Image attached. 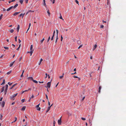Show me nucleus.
<instances>
[{"label": "nucleus", "instance_id": "f257e3e1", "mask_svg": "<svg viewBox=\"0 0 126 126\" xmlns=\"http://www.w3.org/2000/svg\"><path fill=\"white\" fill-rule=\"evenodd\" d=\"M5 91H4V93H5L4 94L5 95L6 94V93L7 92V90L8 87V85L7 84L6 85H5Z\"/></svg>", "mask_w": 126, "mask_h": 126}, {"label": "nucleus", "instance_id": "f03ea898", "mask_svg": "<svg viewBox=\"0 0 126 126\" xmlns=\"http://www.w3.org/2000/svg\"><path fill=\"white\" fill-rule=\"evenodd\" d=\"M18 94V93H17L16 94H14L13 95L11 96L10 98L12 99L13 98L16 96Z\"/></svg>", "mask_w": 126, "mask_h": 126}, {"label": "nucleus", "instance_id": "7ed1b4c3", "mask_svg": "<svg viewBox=\"0 0 126 126\" xmlns=\"http://www.w3.org/2000/svg\"><path fill=\"white\" fill-rule=\"evenodd\" d=\"M61 118L62 117H61L60 119L58 121V123L59 125H60L61 124Z\"/></svg>", "mask_w": 126, "mask_h": 126}, {"label": "nucleus", "instance_id": "20e7f679", "mask_svg": "<svg viewBox=\"0 0 126 126\" xmlns=\"http://www.w3.org/2000/svg\"><path fill=\"white\" fill-rule=\"evenodd\" d=\"M51 81L48 82L47 83V86L46 87H48L49 88H50V86H51Z\"/></svg>", "mask_w": 126, "mask_h": 126}, {"label": "nucleus", "instance_id": "39448f33", "mask_svg": "<svg viewBox=\"0 0 126 126\" xmlns=\"http://www.w3.org/2000/svg\"><path fill=\"white\" fill-rule=\"evenodd\" d=\"M43 5L47 9V5H46V3H45V1H43Z\"/></svg>", "mask_w": 126, "mask_h": 126}, {"label": "nucleus", "instance_id": "423d86ee", "mask_svg": "<svg viewBox=\"0 0 126 126\" xmlns=\"http://www.w3.org/2000/svg\"><path fill=\"white\" fill-rule=\"evenodd\" d=\"M59 15H60V16L59 17V18L60 19H62L63 20L64 19H63L62 17V16L61 14V13H59Z\"/></svg>", "mask_w": 126, "mask_h": 126}, {"label": "nucleus", "instance_id": "0eeeda50", "mask_svg": "<svg viewBox=\"0 0 126 126\" xmlns=\"http://www.w3.org/2000/svg\"><path fill=\"white\" fill-rule=\"evenodd\" d=\"M97 47V45L96 44L94 46V47L93 49V51Z\"/></svg>", "mask_w": 126, "mask_h": 126}, {"label": "nucleus", "instance_id": "6e6552de", "mask_svg": "<svg viewBox=\"0 0 126 126\" xmlns=\"http://www.w3.org/2000/svg\"><path fill=\"white\" fill-rule=\"evenodd\" d=\"M19 28H20V26L19 25H17V32H19Z\"/></svg>", "mask_w": 126, "mask_h": 126}, {"label": "nucleus", "instance_id": "1a4fd4ad", "mask_svg": "<svg viewBox=\"0 0 126 126\" xmlns=\"http://www.w3.org/2000/svg\"><path fill=\"white\" fill-rule=\"evenodd\" d=\"M47 13L48 16H50V14L49 12V11L48 10H47Z\"/></svg>", "mask_w": 126, "mask_h": 126}, {"label": "nucleus", "instance_id": "9d476101", "mask_svg": "<svg viewBox=\"0 0 126 126\" xmlns=\"http://www.w3.org/2000/svg\"><path fill=\"white\" fill-rule=\"evenodd\" d=\"M32 48H33V46L32 45H31V47H30V48L31 51H33L34 50L32 49Z\"/></svg>", "mask_w": 126, "mask_h": 126}, {"label": "nucleus", "instance_id": "9b49d317", "mask_svg": "<svg viewBox=\"0 0 126 126\" xmlns=\"http://www.w3.org/2000/svg\"><path fill=\"white\" fill-rule=\"evenodd\" d=\"M20 12H16L13 15L14 16H16Z\"/></svg>", "mask_w": 126, "mask_h": 126}, {"label": "nucleus", "instance_id": "f8f14e48", "mask_svg": "<svg viewBox=\"0 0 126 126\" xmlns=\"http://www.w3.org/2000/svg\"><path fill=\"white\" fill-rule=\"evenodd\" d=\"M64 75V74L63 73L62 76H59V78L60 79H62L63 78V77Z\"/></svg>", "mask_w": 126, "mask_h": 126}, {"label": "nucleus", "instance_id": "ddd939ff", "mask_svg": "<svg viewBox=\"0 0 126 126\" xmlns=\"http://www.w3.org/2000/svg\"><path fill=\"white\" fill-rule=\"evenodd\" d=\"M5 86L3 87L2 88H1V93L3 92L4 91V89Z\"/></svg>", "mask_w": 126, "mask_h": 126}, {"label": "nucleus", "instance_id": "4468645a", "mask_svg": "<svg viewBox=\"0 0 126 126\" xmlns=\"http://www.w3.org/2000/svg\"><path fill=\"white\" fill-rule=\"evenodd\" d=\"M5 105V102L4 101H3L2 102V103L1 104V105L2 107H4Z\"/></svg>", "mask_w": 126, "mask_h": 126}, {"label": "nucleus", "instance_id": "2eb2a0df", "mask_svg": "<svg viewBox=\"0 0 126 126\" xmlns=\"http://www.w3.org/2000/svg\"><path fill=\"white\" fill-rule=\"evenodd\" d=\"M34 12V11H32L31 10H29V11H28L27 12V13H26V14H28L29 13V12Z\"/></svg>", "mask_w": 126, "mask_h": 126}, {"label": "nucleus", "instance_id": "dca6fc26", "mask_svg": "<svg viewBox=\"0 0 126 126\" xmlns=\"http://www.w3.org/2000/svg\"><path fill=\"white\" fill-rule=\"evenodd\" d=\"M24 70H23L22 72V73L21 75V76H20L21 77H22L23 76V73H24Z\"/></svg>", "mask_w": 126, "mask_h": 126}, {"label": "nucleus", "instance_id": "f3484780", "mask_svg": "<svg viewBox=\"0 0 126 126\" xmlns=\"http://www.w3.org/2000/svg\"><path fill=\"white\" fill-rule=\"evenodd\" d=\"M15 61H14V62H12V63H11L10 64V67H11L12 66V65H13L14 63H15Z\"/></svg>", "mask_w": 126, "mask_h": 126}, {"label": "nucleus", "instance_id": "a211bd4d", "mask_svg": "<svg viewBox=\"0 0 126 126\" xmlns=\"http://www.w3.org/2000/svg\"><path fill=\"white\" fill-rule=\"evenodd\" d=\"M45 40L44 38L42 40L40 41V42L41 43V44H42L44 40Z\"/></svg>", "mask_w": 126, "mask_h": 126}, {"label": "nucleus", "instance_id": "6ab92c4d", "mask_svg": "<svg viewBox=\"0 0 126 126\" xmlns=\"http://www.w3.org/2000/svg\"><path fill=\"white\" fill-rule=\"evenodd\" d=\"M25 109H26V107L24 106V107H23L21 109V110H25Z\"/></svg>", "mask_w": 126, "mask_h": 126}, {"label": "nucleus", "instance_id": "aec40b11", "mask_svg": "<svg viewBox=\"0 0 126 126\" xmlns=\"http://www.w3.org/2000/svg\"><path fill=\"white\" fill-rule=\"evenodd\" d=\"M33 81L36 83H37L38 82L37 81L34 80H33Z\"/></svg>", "mask_w": 126, "mask_h": 126}, {"label": "nucleus", "instance_id": "412c9836", "mask_svg": "<svg viewBox=\"0 0 126 126\" xmlns=\"http://www.w3.org/2000/svg\"><path fill=\"white\" fill-rule=\"evenodd\" d=\"M18 5L17 4H16L14 6V8H16Z\"/></svg>", "mask_w": 126, "mask_h": 126}, {"label": "nucleus", "instance_id": "4be33fe9", "mask_svg": "<svg viewBox=\"0 0 126 126\" xmlns=\"http://www.w3.org/2000/svg\"><path fill=\"white\" fill-rule=\"evenodd\" d=\"M50 107H48V108H47V110L46 111V112H48L49 111V110H50Z\"/></svg>", "mask_w": 126, "mask_h": 126}, {"label": "nucleus", "instance_id": "5701e85b", "mask_svg": "<svg viewBox=\"0 0 126 126\" xmlns=\"http://www.w3.org/2000/svg\"><path fill=\"white\" fill-rule=\"evenodd\" d=\"M28 79H29L31 80H32L33 81V78L32 77H30L28 78Z\"/></svg>", "mask_w": 126, "mask_h": 126}, {"label": "nucleus", "instance_id": "b1692460", "mask_svg": "<svg viewBox=\"0 0 126 126\" xmlns=\"http://www.w3.org/2000/svg\"><path fill=\"white\" fill-rule=\"evenodd\" d=\"M77 44H80L81 43V42L80 41H78L77 42Z\"/></svg>", "mask_w": 126, "mask_h": 126}, {"label": "nucleus", "instance_id": "393cba45", "mask_svg": "<svg viewBox=\"0 0 126 126\" xmlns=\"http://www.w3.org/2000/svg\"><path fill=\"white\" fill-rule=\"evenodd\" d=\"M23 1V0H20L19 1L20 3L22 4Z\"/></svg>", "mask_w": 126, "mask_h": 126}, {"label": "nucleus", "instance_id": "a878e982", "mask_svg": "<svg viewBox=\"0 0 126 126\" xmlns=\"http://www.w3.org/2000/svg\"><path fill=\"white\" fill-rule=\"evenodd\" d=\"M15 1V0H11L9 1V3H10L11 2H14V1Z\"/></svg>", "mask_w": 126, "mask_h": 126}, {"label": "nucleus", "instance_id": "bb28decb", "mask_svg": "<svg viewBox=\"0 0 126 126\" xmlns=\"http://www.w3.org/2000/svg\"><path fill=\"white\" fill-rule=\"evenodd\" d=\"M11 72H12V71H10L8 72L7 73V75H9V74L10 73H11Z\"/></svg>", "mask_w": 126, "mask_h": 126}, {"label": "nucleus", "instance_id": "cd10ccee", "mask_svg": "<svg viewBox=\"0 0 126 126\" xmlns=\"http://www.w3.org/2000/svg\"><path fill=\"white\" fill-rule=\"evenodd\" d=\"M5 83V80L4 79H3V82L1 84V85H2L3 84H4Z\"/></svg>", "mask_w": 126, "mask_h": 126}, {"label": "nucleus", "instance_id": "c85d7f7f", "mask_svg": "<svg viewBox=\"0 0 126 126\" xmlns=\"http://www.w3.org/2000/svg\"><path fill=\"white\" fill-rule=\"evenodd\" d=\"M33 51H30V54L31 56H32V53L33 52Z\"/></svg>", "mask_w": 126, "mask_h": 126}, {"label": "nucleus", "instance_id": "c756f323", "mask_svg": "<svg viewBox=\"0 0 126 126\" xmlns=\"http://www.w3.org/2000/svg\"><path fill=\"white\" fill-rule=\"evenodd\" d=\"M14 30L13 29H12L10 31V32L11 33H13L14 32Z\"/></svg>", "mask_w": 126, "mask_h": 126}, {"label": "nucleus", "instance_id": "7c9ffc66", "mask_svg": "<svg viewBox=\"0 0 126 126\" xmlns=\"http://www.w3.org/2000/svg\"><path fill=\"white\" fill-rule=\"evenodd\" d=\"M50 36H49L48 37V39H47V42H48L49 41V40H50Z\"/></svg>", "mask_w": 126, "mask_h": 126}, {"label": "nucleus", "instance_id": "2f4dec72", "mask_svg": "<svg viewBox=\"0 0 126 126\" xmlns=\"http://www.w3.org/2000/svg\"><path fill=\"white\" fill-rule=\"evenodd\" d=\"M20 46H21V44H20L19 45V46L16 49V50H19V48H20Z\"/></svg>", "mask_w": 126, "mask_h": 126}, {"label": "nucleus", "instance_id": "473e14b6", "mask_svg": "<svg viewBox=\"0 0 126 126\" xmlns=\"http://www.w3.org/2000/svg\"><path fill=\"white\" fill-rule=\"evenodd\" d=\"M54 36V35H53L52 36V37L51 38V40H53Z\"/></svg>", "mask_w": 126, "mask_h": 126}, {"label": "nucleus", "instance_id": "72a5a7b5", "mask_svg": "<svg viewBox=\"0 0 126 126\" xmlns=\"http://www.w3.org/2000/svg\"><path fill=\"white\" fill-rule=\"evenodd\" d=\"M58 39V36H57V38H56V40L55 42L56 43L57 42V40Z\"/></svg>", "mask_w": 126, "mask_h": 126}, {"label": "nucleus", "instance_id": "f704fd0d", "mask_svg": "<svg viewBox=\"0 0 126 126\" xmlns=\"http://www.w3.org/2000/svg\"><path fill=\"white\" fill-rule=\"evenodd\" d=\"M15 41L16 42L17 41V36H16L15 37Z\"/></svg>", "mask_w": 126, "mask_h": 126}, {"label": "nucleus", "instance_id": "c9c22d12", "mask_svg": "<svg viewBox=\"0 0 126 126\" xmlns=\"http://www.w3.org/2000/svg\"><path fill=\"white\" fill-rule=\"evenodd\" d=\"M82 45H80L79 47H78V48L79 49L82 46Z\"/></svg>", "mask_w": 126, "mask_h": 126}, {"label": "nucleus", "instance_id": "e433bc0d", "mask_svg": "<svg viewBox=\"0 0 126 126\" xmlns=\"http://www.w3.org/2000/svg\"><path fill=\"white\" fill-rule=\"evenodd\" d=\"M45 75H46V76L45 77V78H47L48 75H47V73H46L45 74Z\"/></svg>", "mask_w": 126, "mask_h": 126}, {"label": "nucleus", "instance_id": "4c0bfd02", "mask_svg": "<svg viewBox=\"0 0 126 126\" xmlns=\"http://www.w3.org/2000/svg\"><path fill=\"white\" fill-rule=\"evenodd\" d=\"M67 114H68L69 116H70L71 115V114L69 112H68L67 113Z\"/></svg>", "mask_w": 126, "mask_h": 126}, {"label": "nucleus", "instance_id": "58836bf2", "mask_svg": "<svg viewBox=\"0 0 126 126\" xmlns=\"http://www.w3.org/2000/svg\"><path fill=\"white\" fill-rule=\"evenodd\" d=\"M25 100V99H22L21 100V102L22 103L24 102Z\"/></svg>", "mask_w": 126, "mask_h": 126}, {"label": "nucleus", "instance_id": "ea45409f", "mask_svg": "<svg viewBox=\"0 0 126 126\" xmlns=\"http://www.w3.org/2000/svg\"><path fill=\"white\" fill-rule=\"evenodd\" d=\"M4 48L5 49H9V48L8 47H4Z\"/></svg>", "mask_w": 126, "mask_h": 126}, {"label": "nucleus", "instance_id": "a19ab883", "mask_svg": "<svg viewBox=\"0 0 126 126\" xmlns=\"http://www.w3.org/2000/svg\"><path fill=\"white\" fill-rule=\"evenodd\" d=\"M8 84L10 85V86L12 84V83H10V82H8Z\"/></svg>", "mask_w": 126, "mask_h": 126}, {"label": "nucleus", "instance_id": "79ce46f5", "mask_svg": "<svg viewBox=\"0 0 126 126\" xmlns=\"http://www.w3.org/2000/svg\"><path fill=\"white\" fill-rule=\"evenodd\" d=\"M34 97V95H33V94H32L31 96V97H30V99H31V98H33Z\"/></svg>", "mask_w": 126, "mask_h": 126}, {"label": "nucleus", "instance_id": "37998d69", "mask_svg": "<svg viewBox=\"0 0 126 126\" xmlns=\"http://www.w3.org/2000/svg\"><path fill=\"white\" fill-rule=\"evenodd\" d=\"M4 56V55L2 54L0 56V59L1 58H2L3 56Z\"/></svg>", "mask_w": 126, "mask_h": 126}, {"label": "nucleus", "instance_id": "c03bdc74", "mask_svg": "<svg viewBox=\"0 0 126 126\" xmlns=\"http://www.w3.org/2000/svg\"><path fill=\"white\" fill-rule=\"evenodd\" d=\"M15 120L14 121V122H15L17 120V118L16 117H15Z\"/></svg>", "mask_w": 126, "mask_h": 126}, {"label": "nucleus", "instance_id": "a18cd8bd", "mask_svg": "<svg viewBox=\"0 0 126 126\" xmlns=\"http://www.w3.org/2000/svg\"><path fill=\"white\" fill-rule=\"evenodd\" d=\"M11 8L9 7V8H8V9L7 10V11H9L10 10H11Z\"/></svg>", "mask_w": 126, "mask_h": 126}, {"label": "nucleus", "instance_id": "49530a36", "mask_svg": "<svg viewBox=\"0 0 126 126\" xmlns=\"http://www.w3.org/2000/svg\"><path fill=\"white\" fill-rule=\"evenodd\" d=\"M46 98L47 99V100L48 101V97H47V94H46Z\"/></svg>", "mask_w": 126, "mask_h": 126}, {"label": "nucleus", "instance_id": "de8ad7c7", "mask_svg": "<svg viewBox=\"0 0 126 126\" xmlns=\"http://www.w3.org/2000/svg\"><path fill=\"white\" fill-rule=\"evenodd\" d=\"M56 33H57V36H58V32L57 30H56Z\"/></svg>", "mask_w": 126, "mask_h": 126}, {"label": "nucleus", "instance_id": "09e8293b", "mask_svg": "<svg viewBox=\"0 0 126 126\" xmlns=\"http://www.w3.org/2000/svg\"><path fill=\"white\" fill-rule=\"evenodd\" d=\"M75 2L77 4H79V1L77 0H75Z\"/></svg>", "mask_w": 126, "mask_h": 126}, {"label": "nucleus", "instance_id": "8fccbe9b", "mask_svg": "<svg viewBox=\"0 0 126 126\" xmlns=\"http://www.w3.org/2000/svg\"><path fill=\"white\" fill-rule=\"evenodd\" d=\"M81 119L83 120H86V119L85 118L82 117L81 118Z\"/></svg>", "mask_w": 126, "mask_h": 126}, {"label": "nucleus", "instance_id": "3c124183", "mask_svg": "<svg viewBox=\"0 0 126 126\" xmlns=\"http://www.w3.org/2000/svg\"><path fill=\"white\" fill-rule=\"evenodd\" d=\"M39 105H40V104H38V105H36V107L37 108H38V107H39Z\"/></svg>", "mask_w": 126, "mask_h": 126}, {"label": "nucleus", "instance_id": "603ef678", "mask_svg": "<svg viewBox=\"0 0 126 126\" xmlns=\"http://www.w3.org/2000/svg\"><path fill=\"white\" fill-rule=\"evenodd\" d=\"M37 109V110H40L41 109L39 107Z\"/></svg>", "mask_w": 126, "mask_h": 126}, {"label": "nucleus", "instance_id": "864d4df0", "mask_svg": "<svg viewBox=\"0 0 126 126\" xmlns=\"http://www.w3.org/2000/svg\"><path fill=\"white\" fill-rule=\"evenodd\" d=\"M100 28H104V26L103 25H101L100 26Z\"/></svg>", "mask_w": 126, "mask_h": 126}, {"label": "nucleus", "instance_id": "5fc2aeb1", "mask_svg": "<svg viewBox=\"0 0 126 126\" xmlns=\"http://www.w3.org/2000/svg\"><path fill=\"white\" fill-rule=\"evenodd\" d=\"M22 58V57H21L20 58H19V61H20L21 60Z\"/></svg>", "mask_w": 126, "mask_h": 126}, {"label": "nucleus", "instance_id": "6e6d98bb", "mask_svg": "<svg viewBox=\"0 0 126 126\" xmlns=\"http://www.w3.org/2000/svg\"><path fill=\"white\" fill-rule=\"evenodd\" d=\"M55 121H53V125H55Z\"/></svg>", "mask_w": 126, "mask_h": 126}, {"label": "nucleus", "instance_id": "4d7b16f0", "mask_svg": "<svg viewBox=\"0 0 126 126\" xmlns=\"http://www.w3.org/2000/svg\"><path fill=\"white\" fill-rule=\"evenodd\" d=\"M73 77L75 78H78V77L75 76H73Z\"/></svg>", "mask_w": 126, "mask_h": 126}, {"label": "nucleus", "instance_id": "13d9d810", "mask_svg": "<svg viewBox=\"0 0 126 126\" xmlns=\"http://www.w3.org/2000/svg\"><path fill=\"white\" fill-rule=\"evenodd\" d=\"M43 60V59L42 58H41L40 59V63H41V62Z\"/></svg>", "mask_w": 126, "mask_h": 126}, {"label": "nucleus", "instance_id": "bf43d9fd", "mask_svg": "<svg viewBox=\"0 0 126 126\" xmlns=\"http://www.w3.org/2000/svg\"><path fill=\"white\" fill-rule=\"evenodd\" d=\"M61 41H62V40L63 39V37L62 36V35L61 36Z\"/></svg>", "mask_w": 126, "mask_h": 126}, {"label": "nucleus", "instance_id": "052dcab7", "mask_svg": "<svg viewBox=\"0 0 126 126\" xmlns=\"http://www.w3.org/2000/svg\"><path fill=\"white\" fill-rule=\"evenodd\" d=\"M17 84V83H15V84H14V85H13V86H13V87H14Z\"/></svg>", "mask_w": 126, "mask_h": 126}, {"label": "nucleus", "instance_id": "680f3d73", "mask_svg": "<svg viewBox=\"0 0 126 126\" xmlns=\"http://www.w3.org/2000/svg\"><path fill=\"white\" fill-rule=\"evenodd\" d=\"M30 89H29L28 90H25V91H24V92H26L28 91V90H30Z\"/></svg>", "mask_w": 126, "mask_h": 126}, {"label": "nucleus", "instance_id": "e2e57ef3", "mask_svg": "<svg viewBox=\"0 0 126 126\" xmlns=\"http://www.w3.org/2000/svg\"><path fill=\"white\" fill-rule=\"evenodd\" d=\"M55 33V31H54L53 32V35H54V36Z\"/></svg>", "mask_w": 126, "mask_h": 126}, {"label": "nucleus", "instance_id": "0e129e2a", "mask_svg": "<svg viewBox=\"0 0 126 126\" xmlns=\"http://www.w3.org/2000/svg\"><path fill=\"white\" fill-rule=\"evenodd\" d=\"M28 0H25L26 3H28Z\"/></svg>", "mask_w": 126, "mask_h": 126}, {"label": "nucleus", "instance_id": "69168bd1", "mask_svg": "<svg viewBox=\"0 0 126 126\" xmlns=\"http://www.w3.org/2000/svg\"><path fill=\"white\" fill-rule=\"evenodd\" d=\"M22 15H23V14L22 13L20 14L19 16L20 17H21L22 16Z\"/></svg>", "mask_w": 126, "mask_h": 126}, {"label": "nucleus", "instance_id": "338daca9", "mask_svg": "<svg viewBox=\"0 0 126 126\" xmlns=\"http://www.w3.org/2000/svg\"><path fill=\"white\" fill-rule=\"evenodd\" d=\"M6 11V9L5 8H3V11Z\"/></svg>", "mask_w": 126, "mask_h": 126}, {"label": "nucleus", "instance_id": "774afa93", "mask_svg": "<svg viewBox=\"0 0 126 126\" xmlns=\"http://www.w3.org/2000/svg\"><path fill=\"white\" fill-rule=\"evenodd\" d=\"M2 98H2V97H1V98H0V101H2Z\"/></svg>", "mask_w": 126, "mask_h": 126}]
</instances>
